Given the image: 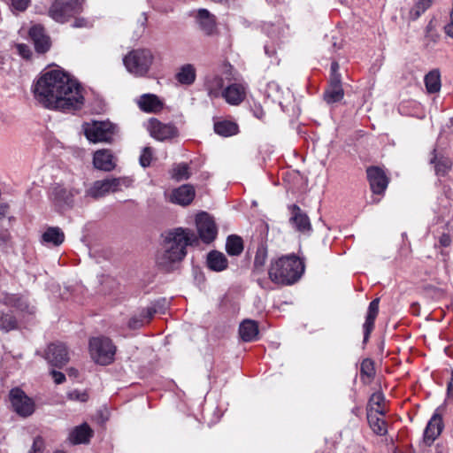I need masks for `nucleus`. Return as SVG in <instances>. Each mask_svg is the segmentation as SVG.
Segmentation results:
<instances>
[{
    "label": "nucleus",
    "instance_id": "1",
    "mask_svg": "<svg viewBox=\"0 0 453 453\" xmlns=\"http://www.w3.org/2000/svg\"><path fill=\"white\" fill-rule=\"evenodd\" d=\"M33 93L43 107L64 113L81 110L85 102L80 82L58 69L42 73L33 87Z\"/></svg>",
    "mask_w": 453,
    "mask_h": 453
},
{
    "label": "nucleus",
    "instance_id": "2",
    "mask_svg": "<svg viewBox=\"0 0 453 453\" xmlns=\"http://www.w3.org/2000/svg\"><path fill=\"white\" fill-rule=\"evenodd\" d=\"M165 242V250L158 257L157 263L165 270H171L174 263L184 258L187 246L197 242V236L189 229L176 228L168 234Z\"/></svg>",
    "mask_w": 453,
    "mask_h": 453
},
{
    "label": "nucleus",
    "instance_id": "3",
    "mask_svg": "<svg viewBox=\"0 0 453 453\" xmlns=\"http://www.w3.org/2000/svg\"><path fill=\"white\" fill-rule=\"evenodd\" d=\"M303 273V262L294 254L273 258L268 268L270 280L281 286L295 284L301 279Z\"/></svg>",
    "mask_w": 453,
    "mask_h": 453
},
{
    "label": "nucleus",
    "instance_id": "4",
    "mask_svg": "<svg viewBox=\"0 0 453 453\" xmlns=\"http://www.w3.org/2000/svg\"><path fill=\"white\" fill-rule=\"evenodd\" d=\"M152 61V52L147 49L132 50L123 58V64L127 72L137 77L147 74Z\"/></svg>",
    "mask_w": 453,
    "mask_h": 453
},
{
    "label": "nucleus",
    "instance_id": "5",
    "mask_svg": "<svg viewBox=\"0 0 453 453\" xmlns=\"http://www.w3.org/2000/svg\"><path fill=\"white\" fill-rule=\"evenodd\" d=\"M89 353L96 364L106 365L113 361L116 347L107 337H93L89 340Z\"/></svg>",
    "mask_w": 453,
    "mask_h": 453
},
{
    "label": "nucleus",
    "instance_id": "6",
    "mask_svg": "<svg viewBox=\"0 0 453 453\" xmlns=\"http://www.w3.org/2000/svg\"><path fill=\"white\" fill-rule=\"evenodd\" d=\"M82 130L86 138L91 142H111L116 132V126L110 121H93L84 123Z\"/></svg>",
    "mask_w": 453,
    "mask_h": 453
},
{
    "label": "nucleus",
    "instance_id": "7",
    "mask_svg": "<svg viewBox=\"0 0 453 453\" xmlns=\"http://www.w3.org/2000/svg\"><path fill=\"white\" fill-rule=\"evenodd\" d=\"M81 11V0H55L49 9V16L57 22L65 23Z\"/></svg>",
    "mask_w": 453,
    "mask_h": 453
},
{
    "label": "nucleus",
    "instance_id": "8",
    "mask_svg": "<svg viewBox=\"0 0 453 453\" xmlns=\"http://www.w3.org/2000/svg\"><path fill=\"white\" fill-rule=\"evenodd\" d=\"M290 212L289 224L301 234L310 236L312 233V226L307 213L303 211L297 204L288 205Z\"/></svg>",
    "mask_w": 453,
    "mask_h": 453
},
{
    "label": "nucleus",
    "instance_id": "9",
    "mask_svg": "<svg viewBox=\"0 0 453 453\" xmlns=\"http://www.w3.org/2000/svg\"><path fill=\"white\" fill-rule=\"evenodd\" d=\"M10 400L13 410L19 416L28 417L35 411V403L24 391L15 388L10 391Z\"/></svg>",
    "mask_w": 453,
    "mask_h": 453
},
{
    "label": "nucleus",
    "instance_id": "10",
    "mask_svg": "<svg viewBox=\"0 0 453 453\" xmlns=\"http://www.w3.org/2000/svg\"><path fill=\"white\" fill-rule=\"evenodd\" d=\"M196 225L200 239L210 243L217 236V226L213 219L206 212H200L196 217Z\"/></svg>",
    "mask_w": 453,
    "mask_h": 453
},
{
    "label": "nucleus",
    "instance_id": "11",
    "mask_svg": "<svg viewBox=\"0 0 453 453\" xmlns=\"http://www.w3.org/2000/svg\"><path fill=\"white\" fill-rule=\"evenodd\" d=\"M0 303L8 307L15 308L24 314H34L35 307L30 303L28 299L19 294H9L3 292L0 294Z\"/></svg>",
    "mask_w": 453,
    "mask_h": 453
},
{
    "label": "nucleus",
    "instance_id": "12",
    "mask_svg": "<svg viewBox=\"0 0 453 453\" xmlns=\"http://www.w3.org/2000/svg\"><path fill=\"white\" fill-rule=\"evenodd\" d=\"M45 358L57 367H62L69 361L68 349L63 342H54L48 345Z\"/></svg>",
    "mask_w": 453,
    "mask_h": 453
},
{
    "label": "nucleus",
    "instance_id": "13",
    "mask_svg": "<svg viewBox=\"0 0 453 453\" xmlns=\"http://www.w3.org/2000/svg\"><path fill=\"white\" fill-rule=\"evenodd\" d=\"M371 189L375 195H383L388 185V178L383 169L371 166L366 170Z\"/></svg>",
    "mask_w": 453,
    "mask_h": 453
},
{
    "label": "nucleus",
    "instance_id": "14",
    "mask_svg": "<svg viewBox=\"0 0 453 453\" xmlns=\"http://www.w3.org/2000/svg\"><path fill=\"white\" fill-rule=\"evenodd\" d=\"M148 130L158 141L171 139L176 134V128L173 125L164 124L156 119H150Z\"/></svg>",
    "mask_w": 453,
    "mask_h": 453
},
{
    "label": "nucleus",
    "instance_id": "15",
    "mask_svg": "<svg viewBox=\"0 0 453 453\" xmlns=\"http://www.w3.org/2000/svg\"><path fill=\"white\" fill-rule=\"evenodd\" d=\"M29 36L38 53H45L50 50L51 45L50 39L45 34L44 28L41 25H34L29 29Z\"/></svg>",
    "mask_w": 453,
    "mask_h": 453
},
{
    "label": "nucleus",
    "instance_id": "16",
    "mask_svg": "<svg viewBox=\"0 0 453 453\" xmlns=\"http://www.w3.org/2000/svg\"><path fill=\"white\" fill-rule=\"evenodd\" d=\"M246 96V88L241 83H233L228 85L222 92V97L226 102L232 105L241 104Z\"/></svg>",
    "mask_w": 453,
    "mask_h": 453
},
{
    "label": "nucleus",
    "instance_id": "17",
    "mask_svg": "<svg viewBox=\"0 0 453 453\" xmlns=\"http://www.w3.org/2000/svg\"><path fill=\"white\" fill-rule=\"evenodd\" d=\"M195 198V189L191 185H182L173 190L170 201L182 206L188 205Z\"/></svg>",
    "mask_w": 453,
    "mask_h": 453
},
{
    "label": "nucleus",
    "instance_id": "18",
    "mask_svg": "<svg viewBox=\"0 0 453 453\" xmlns=\"http://www.w3.org/2000/svg\"><path fill=\"white\" fill-rule=\"evenodd\" d=\"M443 428L442 418L438 414H434L428 421L424 431V441L430 445L441 434Z\"/></svg>",
    "mask_w": 453,
    "mask_h": 453
},
{
    "label": "nucleus",
    "instance_id": "19",
    "mask_svg": "<svg viewBox=\"0 0 453 453\" xmlns=\"http://www.w3.org/2000/svg\"><path fill=\"white\" fill-rule=\"evenodd\" d=\"M344 97L342 81H329L328 86L324 91L323 99L327 104L341 102Z\"/></svg>",
    "mask_w": 453,
    "mask_h": 453
},
{
    "label": "nucleus",
    "instance_id": "20",
    "mask_svg": "<svg viewBox=\"0 0 453 453\" xmlns=\"http://www.w3.org/2000/svg\"><path fill=\"white\" fill-rule=\"evenodd\" d=\"M93 164L96 169L110 172L115 168L113 155L110 150H99L94 153Z\"/></svg>",
    "mask_w": 453,
    "mask_h": 453
},
{
    "label": "nucleus",
    "instance_id": "21",
    "mask_svg": "<svg viewBox=\"0 0 453 453\" xmlns=\"http://www.w3.org/2000/svg\"><path fill=\"white\" fill-rule=\"evenodd\" d=\"M139 108L144 112H158L163 109V102L154 94H143L137 99Z\"/></svg>",
    "mask_w": 453,
    "mask_h": 453
},
{
    "label": "nucleus",
    "instance_id": "22",
    "mask_svg": "<svg viewBox=\"0 0 453 453\" xmlns=\"http://www.w3.org/2000/svg\"><path fill=\"white\" fill-rule=\"evenodd\" d=\"M65 241V234L58 226H49L41 237V242L47 246L58 247Z\"/></svg>",
    "mask_w": 453,
    "mask_h": 453
},
{
    "label": "nucleus",
    "instance_id": "23",
    "mask_svg": "<svg viewBox=\"0 0 453 453\" xmlns=\"http://www.w3.org/2000/svg\"><path fill=\"white\" fill-rule=\"evenodd\" d=\"M379 303H380V299L375 298L370 303V304L368 306L365 321L363 325L364 342H366L368 340L370 334L374 327V322H375L376 317L379 313Z\"/></svg>",
    "mask_w": 453,
    "mask_h": 453
},
{
    "label": "nucleus",
    "instance_id": "24",
    "mask_svg": "<svg viewBox=\"0 0 453 453\" xmlns=\"http://www.w3.org/2000/svg\"><path fill=\"white\" fill-rule=\"evenodd\" d=\"M93 435V431L87 423L74 427L69 434V441L72 444L88 443Z\"/></svg>",
    "mask_w": 453,
    "mask_h": 453
},
{
    "label": "nucleus",
    "instance_id": "25",
    "mask_svg": "<svg viewBox=\"0 0 453 453\" xmlns=\"http://www.w3.org/2000/svg\"><path fill=\"white\" fill-rule=\"evenodd\" d=\"M196 21L200 29L207 35L213 34L216 28V20L206 9H199L196 15Z\"/></svg>",
    "mask_w": 453,
    "mask_h": 453
},
{
    "label": "nucleus",
    "instance_id": "26",
    "mask_svg": "<svg viewBox=\"0 0 453 453\" xmlns=\"http://www.w3.org/2000/svg\"><path fill=\"white\" fill-rule=\"evenodd\" d=\"M258 325L255 320L245 319L239 326V334L243 342H254L257 339Z\"/></svg>",
    "mask_w": 453,
    "mask_h": 453
},
{
    "label": "nucleus",
    "instance_id": "27",
    "mask_svg": "<svg viewBox=\"0 0 453 453\" xmlns=\"http://www.w3.org/2000/svg\"><path fill=\"white\" fill-rule=\"evenodd\" d=\"M379 415H383L382 411H380L378 409L375 411H373L372 410L368 411V423L372 430L376 434L384 435L387 434V424L383 418L379 417Z\"/></svg>",
    "mask_w": 453,
    "mask_h": 453
},
{
    "label": "nucleus",
    "instance_id": "28",
    "mask_svg": "<svg viewBox=\"0 0 453 453\" xmlns=\"http://www.w3.org/2000/svg\"><path fill=\"white\" fill-rule=\"evenodd\" d=\"M228 265L226 256L219 251L212 250L207 255V265L214 272H221L226 269Z\"/></svg>",
    "mask_w": 453,
    "mask_h": 453
},
{
    "label": "nucleus",
    "instance_id": "29",
    "mask_svg": "<svg viewBox=\"0 0 453 453\" xmlns=\"http://www.w3.org/2000/svg\"><path fill=\"white\" fill-rule=\"evenodd\" d=\"M196 77V68L191 64L181 65L175 74V79L180 84L188 86L195 82Z\"/></svg>",
    "mask_w": 453,
    "mask_h": 453
},
{
    "label": "nucleus",
    "instance_id": "30",
    "mask_svg": "<svg viewBox=\"0 0 453 453\" xmlns=\"http://www.w3.org/2000/svg\"><path fill=\"white\" fill-rule=\"evenodd\" d=\"M285 92L281 87L275 81H270L267 83L265 95L267 99H271L272 102L277 103L281 109L284 111L283 96Z\"/></svg>",
    "mask_w": 453,
    "mask_h": 453
},
{
    "label": "nucleus",
    "instance_id": "31",
    "mask_svg": "<svg viewBox=\"0 0 453 453\" xmlns=\"http://www.w3.org/2000/svg\"><path fill=\"white\" fill-rule=\"evenodd\" d=\"M224 80L220 76H213L206 81L205 87L208 92V96L213 98H219L222 96L224 88Z\"/></svg>",
    "mask_w": 453,
    "mask_h": 453
},
{
    "label": "nucleus",
    "instance_id": "32",
    "mask_svg": "<svg viewBox=\"0 0 453 453\" xmlns=\"http://www.w3.org/2000/svg\"><path fill=\"white\" fill-rule=\"evenodd\" d=\"M111 193L108 178L95 181L87 190V195L93 198H100Z\"/></svg>",
    "mask_w": 453,
    "mask_h": 453
},
{
    "label": "nucleus",
    "instance_id": "33",
    "mask_svg": "<svg viewBox=\"0 0 453 453\" xmlns=\"http://www.w3.org/2000/svg\"><path fill=\"white\" fill-rule=\"evenodd\" d=\"M214 131L221 136H232L238 133V125L230 120L218 121L214 124Z\"/></svg>",
    "mask_w": 453,
    "mask_h": 453
},
{
    "label": "nucleus",
    "instance_id": "34",
    "mask_svg": "<svg viewBox=\"0 0 453 453\" xmlns=\"http://www.w3.org/2000/svg\"><path fill=\"white\" fill-rule=\"evenodd\" d=\"M53 196L55 202L60 205H70L73 202V193L71 190L58 185L53 189Z\"/></svg>",
    "mask_w": 453,
    "mask_h": 453
},
{
    "label": "nucleus",
    "instance_id": "35",
    "mask_svg": "<svg viewBox=\"0 0 453 453\" xmlns=\"http://www.w3.org/2000/svg\"><path fill=\"white\" fill-rule=\"evenodd\" d=\"M267 247L265 243L261 242L257 248L254 257V272L256 273H262L264 266L267 260Z\"/></svg>",
    "mask_w": 453,
    "mask_h": 453
},
{
    "label": "nucleus",
    "instance_id": "36",
    "mask_svg": "<svg viewBox=\"0 0 453 453\" xmlns=\"http://www.w3.org/2000/svg\"><path fill=\"white\" fill-rule=\"evenodd\" d=\"M18 327V321L11 311H0V331L8 333Z\"/></svg>",
    "mask_w": 453,
    "mask_h": 453
},
{
    "label": "nucleus",
    "instance_id": "37",
    "mask_svg": "<svg viewBox=\"0 0 453 453\" xmlns=\"http://www.w3.org/2000/svg\"><path fill=\"white\" fill-rule=\"evenodd\" d=\"M434 157L431 158V164H434V169L437 175H445L448 171L452 166V162L449 157H438L436 155V150H434Z\"/></svg>",
    "mask_w": 453,
    "mask_h": 453
},
{
    "label": "nucleus",
    "instance_id": "38",
    "mask_svg": "<svg viewBox=\"0 0 453 453\" xmlns=\"http://www.w3.org/2000/svg\"><path fill=\"white\" fill-rule=\"evenodd\" d=\"M226 250L230 256H239L243 250L242 239L235 234L229 235L226 242Z\"/></svg>",
    "mask_w": 453,
    "mask_h": 453
},
{
    "label": "nucleus",
    "instance_id": "39",
    "mask_svg": "<svg viewBox=\"0 0 453 453\" xmlns=\"http://www.w3.org/2000/svg\"><path fill=\"white\" fill-rule=\"evenodd\" d=\"M425 84L429 93H436L441 88L440 73L437 70L429 72L425 76Z\"/></svg>",
    "mask_w": 453,
    "mask_h": 453
},
{
    "label": "nucleus",
    "instance_id": "40",
    "mask_svg": "<svg viewBox=\"0 0 453 453\" xmlns=\"http://www.w3.org/2000/svg\"><path fill=\"white\" fill-rule=\"evenodd\" d=\"M146 311L147 309L142 308L137 314L132 316L128 321V327L133 330L139 329L150 323L153 318H148Z\"/></svg>",
    "mask_w": 453,
    "mask_h": 453
},
{
    "label": "nucleus",
    "instance_id": "41",
    "mask_svg": "<svg viewBox=\"0 0 453 453\" xmlns=\"http://www.w3.org/2000/svg\"><path fill=\"white\" fill-rule=\"evenodd\" d=\"M172 179L180 181L189 178V166L186 163L176 164L170 172Z\"/></svg>",
    "mask_w": 453,
    "mask_h": 453
},
{
    "label": "nucleus",
    "instance_id": "42",
    "mask_svg": "<svg viewBox=\"0 0 453 453\" xmlns=\"http://www.w3.org/2000/svg\"><path fill=\"white\" fill-rule=\"evenodd\" d=\"M111 193L121 191L123 188H129L133 180L129 177L108 178Z\"/></svg>",
    "mask_w": 453,
    "mask_h": 453
},
{
    "label": "nucleus",
    "instance_id": "43",
    "mask_svg": "<svg viewBox=\"0 0 453 453\" xmlns=\"http://www.w3.org/2000/svg\"><path fill=\"white\" fill-rule=\"evenodd\" d=\"M169 306V301L165 298H159L153 302L150 306L146 307L147 317L153 318L156 313H164Z\"/></svg>",
    "mask_w": 453,
    "mask_h": 453
},
{
    "label": "nucleus",
    "instance_id": "44",
    "mask_svg": "<svg viewBox=\"0 0 453 453\" xmlns=\"http://www.w3.org/2000/svg\"><path fill=\"white\" fill-rule=\"evenodd\" d=\"M439 38L440 35L435 30L433 21H430L426 28L425 41L426 46L434 45L438 42Z\"/></svg>",
    "mask_w": 453,
    "mask_h": 453
},
{
    "label": "nucleus",
    "instance_id": "45",
    "mask_svg": "<svg viewBox=\"0 0 453 453\" xmlns=\"http://www.w3.org/2000/svg\"><path fill=\"white\" fill-rule=\"evenodd\" d=\"M360 373L369 379L372 378L375 374L374 363L370 358H365L362 361L360 366Z\"/></svg>",
    "mask_w": 453,
    "mask_h": 453
},
{
    "label": "nucleus",
    "instance_id": "46",
    "mask_svg": "<svg viewBox=\"0 0 453 453\" xmlns=\"http://www.w3.org/2000/svg\"><path fill=\"white\" fill-rule=\"evenodd\" d=\"M152 158H153L152 149L150 147H144L142 149V153L139 157L140 165L143 168H146V167L150 166V165L152 161Z\"/></svg>",
    "mask_w": 453,
    "mask_h": 453
},
{
    "label": "nucleus",
    "instance_id": "47",
    "mask_svg": "<svg viewBox=\"0 0 453 453\" xmlns=\"http://www.w3.org/2000/svg\"><path fill=\"white\" fill-rule=\"evenodd\" d=\"M67 398L71 401L85 403L88 399V395L86 390L73 389L67 393Z\"/></svg>",
    "mask_w": 453,
    "mask_h": 453
},
{
    "label": "nucleus",
    "instance_id": "48",
    "mask_svg": "<svg viewBox=\"0 0 453 453\" xmlns=\"http://www.w3.org/2000/svg\"><path fill=\"white\" fill-rule=\"evenodd\" d=\"M434 0H419L415 7L411 11V15H413L415 18H418L420 16L421 13H423L432 4Z\"/></svg>",
    "mask_w": 453,
    "mask_h": 453
},
{
    "label": "nucleus",
    "instance_id": "49",
    "mask_svg": "<svg viewBox=\"0 0 453 453\" xmlns=\"http://www.w3.org/2000/svg\"><path fill=\"white\" fill-rule=\"evenodd\" d=\"M29 2L30 0H10V5L15 11L23 12L27 8Z\"/></svg>",
    "mask_w": 453,
    "mask_h": 453
},
{
    "label": "nucleus",
    "instance_id": "50",
    "mask_svg": "<svg viewBox=\"0 0 453 453\" xmlns=\"http://www.w3.org/2000/svg\"><path fill=\"white\" fill-rule=\"evenodd\" d=\"M44 449V441L41 436L35 438L31 449L28 453H40Z\"/></svg>",
    "mask_w": 453,
    "mask_h": 453
},
{
    "label": "nucleus",
    "instance_id": "51",
    "mask_svg": "<svg viewBox=\"0 0 453 453\" xmlns=\"http://www.w3.org/2000/svg\"><path fill=\"white\" fill-rule=\"evenodd\" d=\"M340 66L337 61H333L330 68L329 81H342V75L339 72Z\"/></svg>",
    "mask_w": 453,
    "mask_h": 453
},
{
    "label": "nucleus",
    "instance_id": "52",
    "mask_svg": "<svg viewBox=\"0 0 453 453\" xmlns=\"http://www.w3.org/2000/svg\"><path fill=\"white\" fill-rule=\"evenodd\" d=\"M251 111L253 112V115L257 119H261V120L264 119V118L265 116V112L260 104H254V105L251 108Z\"/></svg>",
    "mask_w": 453,
    "mask_h": 453
},
{
    "label": "nucleus",
    "instance_id": "53",
    "mask_svg": "<svg viewBox=\"0 0 453 453\" xmlns=\"http://www.w3.org/2000/svg\"><path fill=\"white\" fill-rule=\"evenodd\" d=\"M383 401H384L383 395L381 393L378 392V393H374L372 395L369 402L371 404H374V405H377L378 407H380Z\"/></svg>",
    "mask_w": 453,
    "mask_h": 453
},
{
    "label": "nucleus",
    "instance_id": "54",
    "mask_svg": "<svg viewBox=\"0 0 453 453\" xmlns=\"http://www.w3.org/2000/svg\"><path fill=\"white\" fill-rule=\"evenodd\" d=\"M50 373L56 384H61L65 380V375L61 372L52 370Z\"/></svg>",
    "mask_w": 453,
    "mask_h": 453
},
{
    "label": "nucleus",
    "instance_id": "55",
    "mask_svg": "<svg viewBox=\"0 0 453 453\" xmlns=\"http://www.w3.org/2000/svg\"><path fill=\"white\" fill-rule=\"evenodd\" d=\"M18 50H19V54L24 58H30L31 51H30V49L28 48V46H27L26 44H19L18 45Z\"/></svg>",
    "mask_w": 453,
    "mask_h": 453
},
{
    "label": "nucleus",
    "instance_id": "56",
    "mask_svg": "<svg viewBox=\"0 0 453 453\" xmlns=\"http://www.w3.org/2000/svg\"><path fill=\"white\" fill-rule=\"evenodd\" d=\"M447 397L453 400V370L451 371V377L447 386Z\"/></svg>",
    "mask_w": 453,
    "mask_h": 453
},
{
    "label": "nucleus",
    "instance_id": "57",
    "mask_svg": "<svg viewBox=\"0 0 453 453\" xmlns=\"http://www.w3.org/2000/svg\"><path fill=\"white\" fill-rule=\"evenodd\" d=\"M87 24L86 20L83 19H75L73 27H85Z\"/></svg>",
    "mask_w": 453,
    "mask_h": 453
},
{
    "label": "nucleus",
    "instance_id": "58",
    "mask_svg": "<svg viewBox=\"0 0 453 453\" xmlns=\"http://www.w3.org/2000/svg\"><path fill=\"white\" fill-rule=\"evenodd\" d=\"M257 284L265 289H270L269 283L264 279H258Z\"/></svg>",
    "mask_w": 453,
    "mask_h": 453
},
{
    "label": "nucleus",
    "instance_id": "59",
    "mask_svg": "<svg viewBox=\"0 0 453 453\" xmlns=\"http://www.w3.org/2000/svg\"><path fill=\"white\" fill-rule=\"evenodd\" d=\"M265 51L267 55L271 56L273 51H270L268 46H265Z\"/></svg>",
    "mask_w": 453,
    "mask_h": 453
},
{
    "label": "nucleus",
    "instance_id": "60",
    "mask_svg": "<svg viewBox=\"0 0 453 453\" xmlns=\"http://www.w3.org/2000/svg\"><path fill=\"white\" fill-rule=\"evenodd\" d=\"M77 371L75 369H70L69 374L70 375H76Z\"/></svg>",
    "mask_w": 453,
    "mask_h": 453
},
{
    "label": "nucleus",
    "instance_id": "61",
    "mask_svg": "<svg viewBox=\"0 0 453 453\" xmlns=\"http://www.w3.org/2000/svg\"><path fill=\"white\" fill-rule=\"evenodd\" d=\"M55 453H65V452H63V451H56Z\"/></svg>",
    "mask_w": 453,
    "mask_h": 453
}]
</instances>
